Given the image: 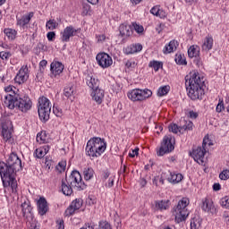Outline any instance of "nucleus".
<instances>
[{
    "label": "nucleus",
    "instance_id": "nucleus-1",
    "mask_svg": "<svg viewBox=\"0 0 229 229\" xmlns=\"http://www.w3.org/2000/svg\"><path fill=\"white\" fill-rule=\"evenodd\" d=\"M22 169V162L15 153L10 154L5 162H0V176L4 189L11 187L13 192H17L18 171Z\"/></svg>",
    "mask_w": 229,
    "mask_h": 229
},
{
    "label": "nucleus",
    "instance_id": "nucleus-2",
    "mask_svg": "<svg viewBox=\"0 0 229 229\" xmlns=\"http://www.w3.org/2000/svg\"><path fill=\"white\" fill-rule=\"evenodd\" d=\"M185 85L188 90V96L193 101L196 99H203L205 96V89H203V85H205V78L199 74V72L193 71L185 76Z\"/></svg>",
    "mask_w": 229,
    "mask_h": 229
},
{
    "label": "nucleus",
    "instance_id": "nucleus-3",
    "mask_svg": "<svg viewBox=\"0 0 229 229\" xmlns=\"http://www.w3.org/2000/svg\"><path fill=\"white\" fill-rule=\"evenodd\" d=\"M4 105L10 110H13L14 108H16L17 110H20V112L26 114V112L31 110V106H33V102H31L30 97L26 95L14 93V95L9 94L5 97Z\"/></svg>",
    "mask_w": 229,
    "mask_h": 229
},
{
    "label": "nucleus",
    "instance_id": "nucleus-4",
    "mask_svg": "<svg viewBox=\"0 0 229 229\" xmlns=\"http://www.w3.org/2000/svg\"><path fill=\"white\" fill-rule=\"evenodd\" d=\"M104 151H106V141H105V139L94 137L88 140L86 155L90 158V160L99 158Z\"/></svg>",
    "mask_w": 229,
    "mask_h": 229
},
{
    "label": "nucleus",
    "instance_id": "nucleus-5",
    "mask_svg": "<svg viewBox=\"0 0 229 229\" xmlns=\"http://www.w3.org/2000/svg\"><path fill=\"white\" fill-rule=\"evenodd\" d=\"M190 200L187 198H182L179 200L177 206L174 208L173 216H174L175 222L182 223L185 221L189 216V207Z\"/></svg>",
    "mask_w": 229,
    "mask_h": 229
},
{
    "label": "nucleus",
    "instance_id": "nucleus-6",
    "mask_svg": "<svg viewBox=\"0 0 229 229\" xmlns=\"http://www.w3.org/2000/svg\"><path fill=\"white\" fill-rule=\"evenodd\" d=\"M38 114L40 121L43 123L49 121V115L51 114V102L47 98L41 97L38 98Z\"/></svg>",
    "mask_w": 229,
    "mask_h": 229
},
{
    "label": "nucleus",
    "instance_id": "nucleus-7",
    "mask_svg": "<svg viewBox=\"0 0 229 229\" xmlns=\"http://www.w3.org/2000/svg\"><path fill=\"white\" fill-rule=\"evenodd\" d=\"M207 144H208V137L206 136L203 139L202 147H197L196 148H193L191 157L195 160L197 164H199L200 165H205V163L207 160L205 159V155L207 153Z\"/></svg>",
    "mask_w": 229,
    "mask_h": 229
},
{
    "label": "nucleus",
    "instance_id": "nucleus-8",
    "mask_svg": "<svg viewBox=\"0 0 229 229\" xmlns=\"http://www.w3.org/2000/svg\"><path fill=\"white\" fill-rule=\"evenodd\" d=\"M65 180L76 191H85L87 189V185L83 182L81 174L78 171H72L69 177H65Z\"/></svg>",
    "mask_w": 229,
    "mask_h": 229
},
{
    "label": "nucleus",
    "instance_id": "nucleus-9",
    "mask_svg": "<svg viewBox=\"0 0 229 229\" xmlns=\"http://www.w3.org/2000/svg\"><path fill=\"white\" fill-rule=\"evenodd\" d=\"M175 140L174 138L171 135H166L163 138V141L161 143V147L157 151V157H164L167 153H171L174 150Z\"/></svg>",
    "mask_w": 229,
    "mask_h": 229
},
{
    "label": "nucleus",
    "instance_id": "nucleus-10",
    "mask_svg": "<svg viewBox=\"0 0 229 229\" xmlns=\"http://www.w3.org/2000/svg\"><path fill=\"white\" fill-rule=\"evenodd\" d=\"M153 96V91L148 89H132L128 93V98L131 101H144Z\"/></svg>",
    "mask_w": 229,
    "mask_h": 229
},
{
    "label": "nucleus",
    "instance_id": "nucleus-11",
    "mask_svg": "<svg viewBox=\"0 0 229 229\" xmlns=\"http://www.w3.org/2000/svg\"><path fill=\"white\" fill-rule=\"evenodd\" d=\"M96 60L102 69H108L114 64L112 57L105 52L98 54Z\"/></svg>",
    "mask_w": 229,
    "mask_h": 229
},
{
    "label": "nucleus",
    "instance_id": "nucleus-12",
    "mask_svg": "<svg viewBox=\"0 0 229 229\" xmlns=\"http://www.w3.org/2000/svg\"><path fill=\"white\" fill-rule=\"evenodd\" d=\"M13 135V124L12 123V121L6 120L2 123V136L4 138V140L5 142H8L12 139V136Z\"/></svg>",
    "mask_w": 229,
    "mask_h": 229
},
{
    "label": "nucleus",
    "instance_id": "nucleus-13",
    "mask_svg": "<svg viewBox=\"0 0 229 229\" xmlns=\"http://www.w3.org/2000/svg\"><path fill=\"white\" fill-rule=\"evenodd\" d=\"M28 78H30V70L28 65H25L20 69L14 78V81L15 83H18V85H22V83H26V81H28Z\"/></svg>",
    "mask_w": 229,
    "mask_h": 229
},
{
    "label": "nucleus",
    "instance_id": "nucleus-14",
    "mask_svg": "<svg viewBox=\"0 0 229 229\" xmlns=\"http://www.w3.org/2000/svg\"><path fill=\"white\" fill-rule=\"evenodd\" d=\"M200 207L203 212H206L207 214H211L212 216H214V214L217 212V209L216 208V206H214V201H212V199H202Z\"/></svg>",
    "mask_w": 229,
    "mask_h": 229
},
{
    "label": "nucleus",
    "instance_id": "nucleus-15",
    "mask_svg": "<svg viewBox=\"0 0 229 229\" xmlns=\"http://www.w3.org/2000/svg\"><path fill=\"white\" fill-rule=\"evenodd\" d=\"M83 206V199H76L73 200L69 208L65 210L66 216H72L76 212V210H80L81 207Z\"/></svg>",
    "mask_w": 229,
    "mask_h": 229
},
{
    "label": "nucleus",
    "instance_id": "nucleus-16",
    "mask_svg": "<svg viewBox=\"0 0 229 229\" xmlns=\"http://www.w3.org/2000/svg\"><path fill=\"white\" fill-rule=\"evenodd\" d=\"M78 33V30L74 29L72 26L66 27L63 32H61V40L62 42H69L71 40V37H74Z\"/></svg>",
    "mask_w": 229,
    "mask_h": 229
},
{
    "label": "nucleus",
    "instance_id": "nucleus-17",
    "mask_svg": "<svg viewBox=\"0 0 229 229\" xmlns=\"http://www.w3.org/2000/svg\"><path fill=\"white\" fill-rule=\"evenodd\" d=\"M37 206L39 216H46V214H47L49 206H47V200H46V198L40 197L37 201Z\"/></svg>",
    "mask_w": 229,
    "mask_h": 229
},
{
    "label": "nucleus",
    "instance_id": "nucleus-18",
    "mask_svg": "<svg viewBox=\"0 0 229 229\" xmlns=\"http://www.w3.org/2000/svg\"><path fill=\"white\" fill-rule=\"evenodd\" d=\"M33 19V13H29L28 14H24L21 18L17 19V26H20V28H22V30H25L28 28V24H30V21Z\"/></svg>",
    "mask_w": 229,
    "mask_h": 229
},
{
    "label": "nucleus",
    "instance_id": "nucleus-19",
    "mask_svg": "<svg viewBox=\"0 0 229 229\" xmlns=\"http://www.w3.org/2000/svg\"><path fill=\"white\" fill-rule=\"evenodd\" d=\"M91 98L93 101H96L97 105H101L103 99H105V91L101 89H93L91 92Z\"/></svg>",
    "mask_w": 229,
    "mask_h": 229
},
{
    "label": "nucleus",
    "instance_id": "nucleus-20",
    "mask_svg": "<svg viewBox=\"0 0 229 229\" xmlns=\"http://www.w3.org/2000/svg\"><path fill=\"white\" fill-rule=\"evenodd\" d=\"M142 51V45L132 44L123 48L124 55H133V53H139Z\"/></svg>",
    "mask_w": 229,
    "mask_h": 229
},
{
    "label": "nucleus",
    "instance_id": "nucleus-21",
    "mask_svg": "<svg viewBox=\"0 0 229 229\" xmlns=\"http://www.w3.org/2000/svg\"><path fill=\"white\" fill-rule=\"evenodd\" d=\"M50 71L55 76H58L64 72V64L60 62H53L50 65Z\"/></svg>",
    "mask_w": 229,
    "mask_h": 229
},
{
    "label": "nucleus",
    "instance_id": "nucleus-22",
    "mask_svg": "<svg viewBox=\"0 0 229 229\" xmlns=\"http://www.w3.org/2000/svg\"><path fill=\"white\" fill-rule=\"evenodd\" d=\"M167 180L170 183H180V182L183 180V175L182 174L169 172V176L167 177Z\"/></svg>",
    "mask_w": 229,
    "mask_h": 229
},
{
    "label": "nucleus",
    "instance_id": "nucleus-23",
    "mask_svg": "<svg viewBox=\"0 0 229 229\" xmlns=\"http://www.w3.org/2000/svg\"><path fill=\"white\" fill-rule=\"evenodd\" d=\"M62 192L64 194V196H71L72 194V186L69 182H67V179L62 180Z\"/></svg>",
    "mask_w": 229,
    "mask_h": 229
},
{
    "label": "nucleus",
    "instance_id": "nucleus-24",
    "mask_svg": "<svg viewBox=\"0 0 229 229\" xmlns=\"http://www.w3.org/2000/svg\"><path fill=\"white\" fill-rule=\"evenodd\" d=\"M171 205V201L169 200H156L155 201V210H160V212L164 210H167Z\"/></svg>",
    "mask_w": 229,
    "mask_h": 229
},
{
    "label": "nucleus",
    "instance_id": "nucleus-25",
    "mask_svg": "<svg viewBox=\"0 0 229 229\" xmlns=\"http://www.w3.org/2000/svg\"><path fill=\"white\" fill-rule=\"evenodd\" d=\"M202 51L208 52L212 47H214V38L212 37L208 36L204 38L203 44L201 46Z\"/></svg>",
    "mask_w": 229,
    "mask_h": 229
},
{
    "label": "nucleus",
    "instance_id": "nucleus-26",
    "mask_svg": "<svg viewBox=\"0 0 229 229\" xmlns=\"http://www.w3.org/2000/svg\"><path fill=\"white\" fill-rule=\"evenodd\" d=\"M87 85L92 90H96V89H99V80L89 75L87 77Z\"/></svg>",
    "mask_w": 229,
    "mask_h": 229
},
{
    "label": "nucleus",
    "instance_id": "nucleus-27",
    "mask_svg": "<svg viewBox=\"0 0 229 229\" xmlns=\"http://www.w3.org/2000/svg\"><path fill=\"white\" fill-rule=\"evenodd\" d=\"M119 31L123 37H130L133 33L131 26L124 24L120 25Z\"/></svg>",
    "mask_w": 229,
    "mask_h": 229
},
{
    "label": "nucleus",
    "instance_id": "nucleus-28",
    "mask_svg": "<svg viewBox=\"0 0 229 229\" xmlns=\"http://www.w3.org/2000/svg\"><path fill=\"white\" fill-rule=\"evenodd\" d=\"M47 153H49V146L48 145H45V146L40 147L35 150V155H36L37 158H44V157H46V155H47Z\"/></svg>",
    "mask_w": 229,
    "mask_h": 229
},
{
    "label": "nucleus",
    "instance_id": "nucleus-29",
    "mask_svg": "<svg viewBox=\"0 0 229 229\" xmlns=\"http://www.w3.org/2000/svg\"><path fill=\"white\" fill-rule=\"evenodd\" d=\"M188 55L190 58H196L199 56V47L198 46H191L188 49Z\"/></svg>",
    "mask_w": 229,
    "mask_h": 229
},
{
    "label": "nucleus",
    "instance_id": "nucleus-30",
    "mask_svg": "<svg viewBox=\"0 0 229 229\" xmlns=\"http://www.w3.org/2000/svg\"><path fill=\"white\" fill-rule=\"evenodd\" d=\"M4 33L7 37L8 40H15L17 37V30L13 29H4Z\"/></svg>",
    "mask_w": 229,
    "mask_h": 229
},
{
    "label": "nucleus",
    "instance_id": "nucleus-31",
    "mask_svg": "<svg viewBox=\"0 0 229 229\" xmlns=\"http://www.w3.org/2000/svg\"><path fill=\"white\" fill-rule=\"evenodd\" d=\"M74 85L72 84H68L67 86H65L64 89V95L65 96V98H72V96H74Z\"/></svg>",
    "mask_w": 229,
    "mask_h": 229
},
{
    "label": "nucleus",
    "instance_id": "nucleus-32",
    "mask_svg": "<svg viewBox=\"0 0 229 229\" xmlns=\"http://www.w3.org/2000/svg\"><path fill=\"white\" fill-rule=\"evenodd\" d=\"M174 49H176V41L172 40L168 43V45H166L165 47L163 53H165V55H167L169 53H173V51H174Z\"/></svg>",
    "mask_w": 229,
    "mask_h": 229
},
{
    "label": "nucleus",
    "instance_id": "nucleus-33",
    "mask_svg": "<svg viewBox=\"0 0 229 229\" xmlns=\"http://www.w3.org/2000/svg\"><path fill=\"white\" fill-rule=\"evenodd\" d=\"M83 174H84V180L89 182V180H92V178H94V169L90 167L85 168Z\"/></svg>",
    "mask_w": 229,
    "mask_h": 229
},
{
    "label": "nucleus",
    "instance_id": "nucleus-34",
    "mask_svg": "<svg viewBox=\"0 0 229 229\" xmlns=\"http://www.w3.org/2000/svg\"><path fill=\"white\" fill-rule=\"evenodd\" d=\"M201 227V219L199 217H193L191 220V229H199Z\"/></svg>",
    "mask_w": 229,
    "mask_h": 229
},
{
    "label": "nucleus",
    "instance_id": "nucleus-35",
    "mask_svg": "<svg viewBox=\"0 0 229 229\" xmlns=\"http://www.w3.org/2000/svg\"><path fill=\"white\" fill-rule=\"evenodd\" d=\"M182 131H192L194 128V123L191 121H184V124L181 126Z\"/></svg>",
    "mask_w": 229,
    "mask_h": 229
},
{
    "label": "nucleus",
    "instance_id": "nucleus-36",
    "mask_svg": "<svg viewBox=\"0 0 229 229\" xmlns=\"http://www.w3.org/2000/svg\"><path fill=\"white\" fill-rule=\"evenodd\" d=\"M46 26L47 30L53 31V30H56V28H58V21H56V20H49L47 21Z\"/></svg>",
    "mask_w": 229,
    "mask_h": 229
},
{
    "label": "nucleus",
    "instance_id": "nucleus-37",
    "mask_svg": "<svg viewBox=\"0 0 229 229\" xmlns=\"http://www.w3.org/2000/svg\"><path fill=\"white\" fill-rule=\"evenodd\" d=\"M170 88L169 86H163L160 87L157 90V96L159 98H162L163 96H166V94L169 93Z\"/></svg>",
    "mask_w": 229,
    "mask_h": 229
},
{
    "label": "nucleus",
    "instance_id": "nucleus-38",
    "mask_svg": "<svg viewBox=\"0 0 229 229\" xmlns=\"http://www.w3.org/2000/svg\"><path fill=\"white\" fill-rule=\"evenodd\" d=\"M168 130L169 131H171L172 133H178V131L180 133H182V126H178L176 125V123H171L169 126H168Z\"/></svg>",
    "mask_w": 229,
    "mask_h": 229
},
{
    "label": "nucleus",
    "instance_id": "nucleus-39",
    "mask_svg": "<svg viewBox=\"0 0 229 229\" xmlns=\"http://www.w3.org/2000/svg\"><path fill=\"white\" fill-rule=\"evenodd\" d=\"M21 210L23 216H26V214H31V206H30V204H28L27 202H23L21 204Z\"/></svg>",
    "mask_w": 229,
    "mask_h": 229
},
{
    "label": "nucleus",
    "instance_id": "nucleus-40",
    "mask_svg": "<svg viewBox=\"0 0 229 229\" xmlns=\"http://www.w3.org/2000/svg\"><path fill=\"white\" fill-rule=\"evenodd\" d=\"M162 65H163L162 62H158V61H151L148 64V67H151L156 72L158 71L160 67H162Z\"/></svg>",
    "mask_w": 229,
    "mask_h": 229
},
{
    "label": "nucleus",
    "instance_id": "nucleus-41",
    "mask_svg": "<svg viewBox=\"0 0 229 229\" xmlns=\"http://www.w3.org/2000/svg\"><path fill=\"white\" fill-rule=\"evenodd\" d=\"M135 67H137V64L135 61L133 60H128L125 63V68L127 69V71H133V69H135Z\"/></svg>",
    "mask_w": 229,
    "mask_h": 229
},
{
    "label": "nucleus",
    "instance_id": "nucleus-42",
    "mask_svg": "<svg viewBox=\"0 0 229 229\" xmlns=\"http://www.w3.org/2000/svg\"><path fill=\"white\" fill-rule=\"evenodd\" d=\"M175 63L178 65H187V61L185 60V58L183 56H182V55H175Z\"/></svg>",
    "mask_w": 229,
    "mask_h": 229
},
{
    "label": "nucleus",
    "instance_id": "nucleus-43",
    "mask_svg": "<svg viewBox=\"0 0 229 229\" xmlns=\"http://www.w3.org/2000/svg\"><path fill=\"white\" fill-rule=\"evenodd\" d=\"M156 17H159V19H165V17H167V13H165L164 9L160 8V5H159Z\"/></svg>",
    "mask_w": 229,
    "mask_h": 229
},
{
    "label": "nucleus",
    "instance_id": "nucleus-44",
    "mask_svg": "<svg viewBox=\"0 0 229 229\" xmlns=\"http://www.w3.org/2000/svg\"><path fill=\"white\" fill-rule=\"evenodd\" d=\"M53 114H55L56 117H62L64 115V112L62 111V108L55 106H53Z\"/></svg>",
    "mask_w": 229,
    "mask_h": 229
},
{
    "label": "nucleus",
    "instance_id": "nucleus-45",
    "mask_svg": "<svg viewBox=\"0 0 229 229\" xmlns=\"http://www.w3.org/2000/svg\"><path fill=\"white\" fill-rule=\"evenodd\" d=\"M66 166H67V163L65 161H61L56 166V169L57 171H59V173H64V171H65Z\"/></svg>",
    "mask_w": 229,
    "mask_h": 229
},
{
    "label": "nucleus",
    "instance_id": "nucleus-46",
    "mask_svg": "<svg viewBox=\"0 0 229 229\" xmlns=\"http://www.w3.org/2000/svg\"><path fill=\"white\" fill-rule=\"evenodd\" d=\"M220 204L224 208H229V198L228 197H224L220 200Z\"/></svg>",
    "mask_w": 229,
    "mask_h": 229
},
{
    "label": "nucleus",
    "instance_id": "nucleus-47",
    "mask_svg": "<svg viewBox=\"0 0 229 229\" xmlns=\"http://www.w3.org/2000/svg\"><path fill=\"white\" fill-rule=\"evenodd\" d=\"M220 180H228L229 179V170H223L219 174Z\"/></svg>",
    "mask_w": 229,
    "mask_h": 229
},
{
    "label": "nucleus",
    "instance_id": "nucleus-48",
    "mask_svg": "<svg viewBox=\"0 0 229 229\" xmlns=\"http://www.w3.org/2000/svg\"><path fill=\"white\" fill-rule=\"evenodd\" d=\"M11 57H12V53L6 52V51L0 52V58H2V60H8V58H11Z\"/></svg>",
    "mask_w": 229,
    "mask_h": 229
},
{
    "label": "nucleus",
    "instance_id": "nucleus-49",
    "mask_svg": "<svg viewBox=\"0 0 229 229\" xmlns=\"http://www.w3.org/2000/svg\"><path fill=\"white\" fill-rule=\"evenodd\" d=\"M133 28H134L136 33H139V34L144 33V27L143 26L135 23V24H133Z\"/></svg>",
    "mask_w": 229,
    "mask_h": 229
},
{
    "label": "nucleus",
    "instance_id": "nucleus-50",
    "mask_svg": "<svg viewBox=\"0 0 229 229\" xmlns=\"http://www.w3.org/2000/svg\"><path fill=\"white\" fill-rule=\"evenodd\" d=\"M114 182H115V177L114 176L109 177L107 182H106V187H107L108 189H111V187H114Z\"/></svg>",
    "mask_w": 229,
    "mask_h": 229
},
{
    "label": "nucleus",
    "instance_id": "nucleus-51",
    "mask_svg": "<svg viewBox=\"0 0 229 229\" xmlns=\"http://www.w3.org/2000/svg\"><path fill=\"white\" fill-rule=\"evenodd\" d=\"M99 227L100 229H112V225L108 222H100Z\"/></svg>",
    "mask_w": 229,
    "mask_h": 229
},
{
    "label": "nucleus",
    "instance_id": "nucleus-52",
    "mask_svg": "<svg viewBox=\"0 0 229 229\" xmlns=\"http://www.w3.org/2000/svg\"><path fill=\"white\" fill-rule=\"evenodd\" d=\"M55 37H56V33H55L54 31H50L47 34V40H49V42H53Z\"/></svg>",
    "mask_w": 229,
    "mask_h": 229
},
{
    "label": "nucleus",
    "instance_id": "nucleus-53",
    "mask_svg": "<svg viewBox=\"0 0 229 229\" xmlns=\"http://www.w3.org/2000/svg\"><path fill=\"white\" fill-rule=\"evenodd\" d=\"M137 155H139V148H134L129 153V157H131V158H134V157H137Z\"/></svg>",
    "mask_w": 229,
    "mask_h": 229
},
{
    "label": "nucleus",
    "instance_id": "nucleus-54",
    "mask_svg": "<svg viewBox=\"0 0 229 229\" xmlns=\"http://www.w3.org/2000/svg\"><path fill=\"white\" fill-rule=\"evenodd\" d=\"M57 224V229H65V226L64 225V220L60 219L56 221Z\"/></svg>",
    "mask_w": 229,
    "mask_h": 229
},
{
    "label": "nucleus",
    "instance_id": "nucleus-55",
    "mask_svg": "<svg viewBox=\"0 0 229 229\" xmlns=\"http://www.w3.org/2000/svg\"><path fill=\"white\" fill-rule=\"evenodd\" d=\"M37 140H38V142H40V143L46 142V138H44V137L42 136V133H38V135H37Z\"/></svg>",
    "mask_w": 229,
    "mask_h": 229
},
{
    "label": "nucleus",
    "instance_id": "nucleus-56",
    "mask_svg": "<svg viewBox=\"0 0 229 229\" xmlns=\"http://www.w3.org/2000/svg\"><path fill=\"white\" fill-rule=\"evenodd\" d=\"M159 6L160 5H156V6H154V7H152L151 9H150V13L152 14V15H157V13L158 12V8H159Z\"/></svg>",
    "mask_w": 229,
    "mask_h": 229
},
{
    "label": "nucleus",
    "instance_id": "nucleus-57",
    "mask_svg": "<svg viewBox=\"0 0 229 229\" xmlns=\"http://www.w3.org/2000/svg\"><path fill=\"white\" fill-rule=\"evenodd\" d=\"M89 12H90V5H83V13L84 15H87V13H89Z\"/></svg>",
    "mask_w": 229,
    "mask_h": 229
},
{
    "label": "nucleus",
    "instance_id": "nucleus-58",
    "mask_svg": "<svg viewBox=\"0 0 229 229\" xmlns=\"http://www.w3.org/2000/svg\"><path fill=\"white\" fill-rule=\"evenodd\" d=\"M189 115L191 119H196L198 117V113L194 111H190Z\"/></svg>",
    "mask_w": 229,
    "mask_h": 229
},
{
    "label": "nucleus",
    "instance_id": "nucleus-59",
    "mask_svg": "<svg viewBox=\"0 0 229 229\" xmlns=\"http://www.w3.org/2000/svg\"><path fill=\"white\" fill-rule=\"evenodd\" d=\"M98 42H105L106 37L105 35H99L97 37Z\"/></svg>",
    "mask_w": 229,
    "mask_h": 229
},
{
    "label": "nucleus",
    "instance_id": "nucleus-60",
    "mask_svg": "<svg viewBox=\"0 0 229 229\" xmlns=\"http://www.w3.org/2000/svg\"><path fill=\"white\" fill-rule=\"evenodd\" d=\"M223 108H224L223 105H221V102H219L216 106V111L218 113H221Z\"/></svg>",
    "mask_w": 229,
    "mask_h": 229
},
{
    "label": "nucleus",
    "instance_id": "nucleus-61",
    "mask_svg": "<svg viewBox=\"0 0 229 229\" xmlns=\"http://www.w3.org/2000/svg\"><path fill=\"white\" fill-rule=\"evenodd\" d=\"M213 191H221V184L219 183H215L213 185Z\"/></svg>",
    "mask_w": 229,
    "mask_h": 229
},
{
    "label": "nucleus",
    "instance_id": "nucleus-62",
    "mask_svg": "<svg viewBox=\"0 0 229 229\" xmlns=\"http://www.w3.org/2000/svg\"><path fill=\"white\" fill-rule=\"evenodd\" d=\"M39 65H40V67H46V65H47V61L42 60V61L39 63Z\"/></svg>",
    "mask_w": 229,
    "mask_h": 229
},
{
    "label": "nucleus",
    "instance_id": "nucleus-63",
    "mask_svg": "<svg viewBox=\"0 0 229 229\" xmlns=\"http://www.w3.org/2000/svg\"><path fill=\"white\" fill-rule=\"evenodd\" d=\"M13 90V86H7L5 88V92H12Z\"/></svg>",
    "mask_w": 229,
    "mask_h": 229
},
{
    "label": "nucleus",
    "instance_id": "nucleus-64",
    "mask_svg": "<svg viewBox=\"0 0 229 229\" xmlns=\"http://www.w3.org/2000/svg\"><path fill=\"white\" fill-rule=\"evenodd\" d=\"M81 229H94V226H92V225H85V226H83Z\"/></svg>",
    "mask_w": 229,
    "mask_h": 229
}]
</instances>
